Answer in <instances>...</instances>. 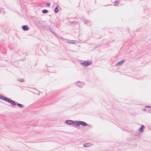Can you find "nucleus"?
Instances as JSON below:
<instances>
[{"label": "nucleus", "instance_id": "obj_1", "mask_svg": "<svg viewBox=\"0 0 151 151\" xmlns=\"http://www.w3.org/2000/svg\"><path fill=\"white\" fill-rule=\"evenodd\" d=\"M75 122L76 123L75 125L76 126H79L80 125H81L83 126H91V125L87 124L86 122L83 121H76Z\"/></svg>", "mask_w": 151, "mask_h": 151}, {"label": "nucleus", "instance_id": "obj_2", "mask_svg": "<svg viewBox=\"0 0 151 151\" xmlns=\"http://www.w3.org/2000/svg\"><path fill=\"white\" fill-rule=\"evenodd\" d=\"M91 64V62L89 61H85L84 62L81 63V64L83 66L86 67L90 65Z\"/></svg>", "mask_w": 151, "mask_h": 151}, {"label": "nucleus", "instance_id": "obj_3", "mask_svg": "<svg viewBox=\"0 0 151 151\" xmlns=\"http://www.w3.org/2000/svg\"><path fill=\"white\" fill-rule=\"evenodd\" d=\"M6 101L10 103L11 104H12V105H13V106H15L16 104V103H15V102L14 101L10 99H9L8 98H7V99H6Z\"/></svg>", "mask_w": 151, "mask_h": 151}, {"label": "nucleus", "instance_id": "obj_4", "mask_svg": "<svg viewBox=\"0 0 151 151\" xmlns=\"http://www.w3.org/2000/svg\"><path fill=\"white\" fill-rule=\"evenodd\" d=\"M65 122L68 125L73 124L74 123V122L73 121L70 120H66Z\"/></svg>", "mask_w": 151, "mask_h": 151}, {"label": "nucleus", "instance_id": "obj_5", "mask_svg": "<svg viewBox=\"0 0 151 151\" xmlns=\"http://www.w3.org/2000/svg\"><path fill=\"white\" fill-rule=\"evenodd\" d=\"M78 86L79 87H81L84 85L85 83L83 82H80V81H78Z\"/></svg>", "mask_w": 151, "mask_h": 151}, {"label": "nucleus", "instance_id": "obj_6", "mask_svg": "<svg viewBox=\"0 0 151 151\" xmlns=\"http://www.w3.org/2000/svg\"><path fill=\"white\" fill-rule=\"evenodd\" d=\"M124 60H123L117 63L116 64V65L117 66H119L121 65L124 62Z\"/></svg>", "mask_w": 151, "mask_h": 151}, {"label": "nucleus", "instance_id": "obj_7", "mask_svg": "<svg viewBox=\"0 0 151 151\" xmlns=\"http://www.w3.org/2000/svg\"><path fill=\"white\" fill-rule=\"evenodd\" d=\"M22 28L24 31H27L29 29V28L27 25H24L22 26Z\"/></svg>", "mask_w": 151, "mask_h": 151}, {"label": "nucleus", "instance_id": "obj_8", "mask_svg": "<svg viewBox=\"0 0 151 151\" xmlns=\"http://www.w3.org/2000/svg\"><path fill=\"white\" fill-rule=\"evenodd\" d=\"M145 127V126L143 125H142L141 127L139 129L138 131L140 132H143Z\"/></svg>", "mask_w": 151, "mask_h": 151}, {"label": "nucleus", "instance_id": "obj_9", "mask_svg": "<svg viewBox=\"0 0 151 151\" xmlns=\"http://www.w3.org/2000/svg\"><path fill=\"white\" fill-rule=\"evenodd\" d=\"M7 98L0 95V99L6 101Z\"/></svg>", "mask_w": 151, "mask_h": 151}, {"label": "nucleus", "instance_id": "obj_10", "mask_svg": "<svg viewBox=\"0 0 151 151\" xmlns=\"http://www.w3.org/2000/svg\"><path fill=\"white\" fill-rule=\"evenodd\" d=\"M75 41H73V40H68L67 41V43H71V44H74V42H75Z\"/></svg>", "mask_w": 151, "mask_h": 151}, {"label": "nucleus", "instance_id": "obj_11", "mask_svg": "<svg viewBox=\"0 0 151 151\" xmlns=\"http://www.w3.org/2000/svg\"><path fill=\"white\" fill-rule=\"evenodd\" d=\"M16 104L18 106L21 108H23L24 107V106L22 104L18 103H17Z\"/></svg>", "mask_w": 151, "mask_h": 151}, {"label": "nucleus", "instance_id": "obj_12", "mask_svg": "<svg viewBox=\"0 0 151 151\" xmlns=\"http://www.w3.org/2000/svg\"><path fill=\"white\" fill-rule=\"evenodd\" d=\"M92 144L91 143H86L83 145L84 147H88L91 146Z\"/></svg>", "mask_w": 151, "mask_h": 151}, {"label": "nucleus", "instance_id": "obj_13", "mask_svg": "<svg viewBox=\"0 0 151 151\" xmlns=\"http://www.w3.org/2000/svg\"><path fill=\"white\" fill-rule=\"evenodd\" d=\"M58 6H57L54 9V11L55 13H56L58 12L59 11V10L58 8Z\"/></svg>", "mask_w": 151, "mask_h": 151}, {"label": "nucleus", "instance_id": "obj_14", "mask_svg": "<svg viewBox=\"0 0 151 151\" xmlns=\"http://www.w3.org/2000/svg\"><path fill=\"white\" fill-rule=\"evenodd\" d=\"M84 24H86L90 23V22L87 20H84Z\"/></svg>", "mask_w": 151, "mask_h": 151}, {"label": "nucleus", "instance_id": "obj_15", "mask_svg": "<svg viewBox=\"0 0 151 151\" xmlns=\"http://www.w3.org/2000/svg\"><path fill=\"white\" fill-rule=\"evenodd\" d=\"M43 13L45 14L48 12V11L47 9H44L42 11Z\"/></svg>", "mask_w": 151, "mask_h": 151}, {"label": "nucleus", "instance_id": "obj_16", "mask_svg": "<svg viewBox=\"0 0 151 151\" xmlns=\"http://www.w3.org/2000/svg\"><path fill=\"white\" fill-rule=\"evenodd\" d=\"M119 3V2L118 1H115L114 2V5L115 6H117Z\"/></svg>", "mask_w": 151, "mask_h": 151}, {"label": "nucleus", "instance_id": "obj_17", "mask_svg": "<svg viewBox=\"0 0 151 151\" xmlns=\"http://www.w3.org/2000/svg\"><path fill=\"white\" fill-rule=\"evenodd\" d=\"M18 81H20L21 82H23L24 81V80L23 79H22V78L19 79L18 80Z\"/></svg>", "mask_w": 151, "mask_h": 151}, {"label": "nucleus", "instance_id": "obj_18", "mask_svg": "<svg viewBox=\"0 0 151 151\" xmlns=\"http://www.w3.org/2000/svg\"><path fill=\"white\" fill-rule=\"evenodd\" d=\"M46 5L47 6H49L50 5V3H47L46 4Z\"/></svg>", "mask_w": 151, "mask_h": 151}, {"label": "nucleus", "instance_id": "obj_19", "mask_svg": "<svg viewBox=\"0 0 151 151\" xmlns=\"http://www.w3.org/2000/svg\"><path fill=\"white\" fill-rule=\"evenodd\" d=\"M51 32L54 35H56V34L55 33L53 32L52 31H51Z\"/></svg>", "mask_w": 151, "mask_h": 151}, {"label": "nucleus", "instance_id": "obj_20", "mask_svg": "<svg viewBox=\"0 0 151 151\" xmlns=\"http://www.w3.org/2000/svg\"><path fill=\"white\" fill-rule=\"evenodd\" d=\"M146 107H150V108H151V107H150L148 106H145Z\"/></svg>", "mask_w": 151, "mask_h": 151}, {"label": "nucleus", "instance_id": "obj_21", "mask_svg": "<svg viewBox=\"0 0 151 151\" xmlns=\"http://www.w3.org/2000/svg\"><path fill=\"white\" fill-rule=\"evenodd\" d=\"M143 111H145V110H145V109H143Z\"/></svg>", "mask_w": 151, "mask_h": 151}, {"label": "nucleus", "instance_id": "obj_22", "mask_svg": "<svg viewBox=\"0 0 151 151\" xmlns=\"http://www.w3.org/2000/svg\"><path fill=\"white\" fill-rule=\"evenodd\" d=\"M1 9H0V12H1Z\"/></svg>", "mask_w": 151, "mask_h": 151}]
</instances>
